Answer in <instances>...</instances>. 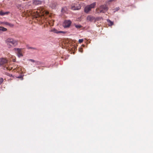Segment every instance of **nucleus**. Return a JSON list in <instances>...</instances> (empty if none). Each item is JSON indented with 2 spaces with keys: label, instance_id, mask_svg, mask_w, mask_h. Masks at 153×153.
<instances>
[{
  "label": "nucleus",
  "instance_id": "nucleus-1",
  "mask_svg": "<svg viewBox=\"0 0 153 153\" xmlns=\"http://www.w3.org/2000/svg\"><path fill=\"white\" fill-rule=\"evenodd\" d=\"M30 15L36 18L39 16H45L49 14V12L45 11L43 7H39L37 10L32 11L30 12Z\"/></svg>",
  "mask_w": 153,
  "mask_h": 153
},
{
  "label": "nucleus",
  "instance_id": "nucleus-2",
  "mask_svg": "<svg viewBox=\"0 0 153 153\" xmlns=\"http://www.w3.org/2000/svg\"><path fill=\"white\" fill-rule=\"evenodd\" d=\"M5 43L9 48H11L13 47L16 46L18 45V41L14 39L9 38L5 41Z\"/></svg>",
  "mask_w": 153,
  "mask_h": 153
},
{
  "label": "nucleus",
  "instance_id": "nucleus-3",
  "mask_svg": "<svg viewBox=\"0 0 153 153\" xmlns=\"http://www.w3.org/2000/svg\"><path fill=\"white\" fill-rule=\"evenodd\" d=\"M108 10V8L106 5L104 4L101 5L97 8L96 11L97 13H105Z\"/></svg>",
  "mask_w": 153,
  "mask_h": 153
},
{
  "label": "nucleus",
  "instance_id": "nucleus-4",
  "mask_svg": "<svg viewBox=\"0 0 153 153\" xmlns=\"http://www.w3.org/2000/svg\"><path fill=\"white\" fill-rule=\"evenodd\" d=\"M96 5V2H94L89 5H87L85 8L84 11L86 13H88L91 11V9L94 8Z\"/></svg>",
  "mask_w": 153,
  "mask_h": 153
},
{
  "label": "nucleus",
  "instance_id": "nucleus-5",
  "mask_svg": "<svg viewBox=\"0 0 153 153\" xmlns=\"http://www.w3.org/2000/svg\"><path fill=\"white\" fill-rule=\"evenodd\" d=\"M71 21L69 20H65L63 24V26L64 28H67L69 27L71 24Z\"/></svg>",
  "mask_w": 153,
  "mask_h": 153
},
{
  "label": "nucleus",
  "instance_id": "nucleus-6",
  "mask_svg": "<svg viewBox=\"0 0 153 153\" xmlns=\"http://www.w3.org/2000/svg\"><path fill=\"white\" fill-rule=\"evenodd\" d=\"M14 50L16 51V53L19 57H20L23 56L22 49L20 48H15L14 49Z\"/></svg>",
  "mask_w": 153,
  "mask_h": 153
},
{
  "label": "nucleus",
  "instance_id": "nucleus-7",
  "mask_svg": "<svg viewBox=\"0 0 153 153\" xmlns=\"http://www.w3.org/2000/svg\"><path fill=\"white\" fill-rule=\"evenodd\" d=\"M8 61L7 59L5 58L0 59V65H4L6 66L7 64Z\"/></svg>",
  "mask_w": 153,
  "mask_h": 153
},
{
  "label": "nucleus",
  "instance_id": "nucleus-8",
  "mask_svg": "<svg viewBox=\"0 0 153 153\" xmlns=\"http://www.w3.org/2000/svg\"><path fill=\"white\" fill-rule=\"evenodd\" d=\"M33 4L35 5H38L42 4V1L39 0H33Z\"/></svg>",
  "mask_w": 153,
  "mask_h": 153
},
{
  "label": "nucleus",
  "instance_id": "nucleus-9",
  "mask_svg": "<svg viewBox=\"0 0 153 153\" xmlns=\"http://www.w3.org/2000/svg\"><path fill=\"white\" fill-rule=\"evenodd\" d=\"M94 17L91 16H88L87 17V19L88 21L90 22H94Z\"/></svg>",
  "mask_w": 153,
  "mask_h": 153
},
{
  "label": "nucleus",
  "instance_id": "nucleus-10",
  "mask_svg": "<svg viewBox=\"0 0 153 153\" xmlns=\"http://www.w3.org/2000/svg\"><path fill=\"white\" fill-rule=\"evenodd\" d=\"M81 8V6H79L78 7H75V6H72L71 7V9L73 10H79Z\"/></svg>",
  "mask_w": 153,
  "mask_h": 153
},
{
  "label": "nucleus",
  "instance_id": "nucleus-11",
  "mask_svg": "<svg viewBox=\"0 0 153 153\" xmlns=\"http://www.w3.org/2000/svg\"><path fill=\"white\" fill-rule=\"evenodd\" d=\"M56 5V4L55 3H52L50 5V7H51L52 9H53L55 8Z\"/></svg>",
  "mask_w": 153,
  "mask_h": 153
},
{
  "label": "nucleus",
  "instance_id": "nucleus-12",
  "mask_svg": "<svg viewBox=\"0 0 153 153\" xmlns=\"http://www.w3.org/2000/svg\"><path fill=\"white\" fill-rule=\"evenodd\" d=\"M4 23L5 24L7 25H8L11 27H13L14 26L13 24H11V23H9L7 22H4Z\"/></svg>",
  "mask_w": 153,
  "mask_h": 153
},
{
  "label": "nucleus",
  "instance_id": "nucleus-13",
  "mask_svg": "<svg viewBox=\"0 0 153 153\" xmlns=\"http://www.w3.org/2000/svg\"><path fill=\"white\" fill-rule=\"evenodd\" d=\"M7 30L6 28L4 27H3L0 26V30L3 32L6 31Z\"/></svg>",
  "mask_w": 153,
  "mask_h": 153
},
{
  "label": "nucleus",
  "instance_id": "nucleus-14",
  "mask_svg": "<svg viewBox=\"0 0 153 153\" xmlns=\"http://www.w3.org/2000/svg\"><path fill=\"white\" fill-rule=\"evenodd\" d=\"M9 13V12H4L2 11L0 12V15L1 16H3L5 14H7Z\"/></svg>",
  "mask_w": 153,
  "mask_h": 153
},
{
  "label": "nucleus",
  "instance_id": "nucleus-15",
  "mask_svg": "<svg viewBox=\"0 0 153 153\" xmlns=\"http://www.w3.org/2000/svg\"><path fill=\"white\" fill-rule=\"evenodd\" d=\"M107 21L108 23V25L109 26H111L113 25V22L111 21L109 19L107 20Z\"/></svg>",
  "mask_w": 153,
  "mask_h": 153
},
{
  "label": "nucleus",
  "instance_id": "nucleus-16",
  "mask_svg": "<svg viewBox=\"0 0 153 153\" xmlns=\"http://www.w3.org/2000/svg\"><path fill=\"white\" fill-rule=\"evenodd\" d=\"M101 18V17H97L96 18L94 17V22H96L100 20Z\"/></svg>",
  "mask_w": 153,
  "mask_h": 153
},
{
  "label": "nucleus",
  "instance_id": "nucleus-17",
  "mask_svg": "<svg viewBox=\"0 0 153 153\" xmlns=\"http://www.w3.org/2000/svg\"><path fill=\"white\" fill-rule=\"evenodd\" d=\"M4 70L6 69L7 70H11L12 69H13V68L12 67H10L9 66L7 67V66L5 67H4Z\"/></svg>",
  "mask_w": 153,
  "mask_h": 153
},
{
  "label": "nucleus",
  "instance_id": "nucleus-18",
  "mask_svg": "<svg viewBox=\"0 0 153 153\" xmlns=\"http://www.w3.org/2000/svg\"><path fill=\"white\" fill-rule=\"evenodd\" d=\"M51 31H53L55 33H64L62 31H60V32H57L56 30L55 29H53L52 30H51Z\"/></svg>",
  "mask_w": 153,
  "mask_h": 153
},
{
  "label": "nucleus",
  "instance_id": "nucleus-19",
  "mask_svg": "<svg viewBox=\"0 0 153 153\" xmlns=\"http://www.w3.org/2000/svg\"><path fill=\"white\" fill-rule=\"evenodd\" d=\"M15 70L16 71H17V72H18L21 70V68L19 67H17L16 68H13V70Z\"/></svg>",
  "mask_w": 153,
  "mask_h": 153
},
{
  "label": "nucleus",
  "instance_id": "nucleus-20",
  "mask_svg": "<svg viewBox=\"0 0 153 153\" xmlns=\"http://www.w3.org/2000/svg\"><path fill=\"white\" fill-rule=\"evenodd\" d=\"M75 26L76 28L78 29L82 27V26L81 25H75Z\"/></svg>",
  "mask_w": 153,
  "mask_h": 153
},
{
  "label": "nucleus",
  "instance_id": "nucleus-21",
  "mask_svg": "<svg viewBox=\"0 0 153 153\" xmlns=\"http://www.w3.org/2000/svg\"><path fill=\"white\" fill-rule=\"evenodd\" d=\"M28 61H31L33 62H36V61L34 60L31 59H28Z\"/></svg>",
  "mask_w": 153,
  "mask_h": 153
},
{
  "label": "nucleus",
  "instance_id": "nucleus-22",
  "mask_svg": "<svg viewBox=\"0 0 153 153\" xmlns=\"http://www.w3.org/2000/svg\"><path fill=\"white\" fill-rule=\"evenodd\" d=\"M3 79L2 78H1L0 79V84H1L3 82Z\"/></svg>",
  "mask_w": 153,
  "mask_h": 153
},
{
  "label": "nucleus",
  "instance_id": "nucleus-23",
  "mask_svg": "<svg viewBox=\"0 0 153 153\" xmlns=\"http://www.w3.org/2000/svg\"><path fill=\"white\" fill-rule=\"evenodd\" d=\"M83 39H79V43H81L83 42Z\"/></svg>",
  "mask_w": 153,
  "mask_h": 153
},
{
  "label": "nucleus",
  "instance_id": "nucleus-24",
  "mask_svg": "<svg viewBox=\"0 0 153 153\" xmlns=\"http://www.w3.org/2000/svg\"><path fill=\"white\" fill-rule=\"evenodd\" d=\"M13 62H16V59H13Z\"/></svg>",
  "mask_w": 153,
  "mask_h": 153
},
{
  "label": "nucleus",
  "instance_id": "nucleus-25",
  "mask_svg": "<svg viewBox=\"0 0 153 153\" xmlns=\"http://www.w3.org/2000/svg\"><path fill=\"white\" fill-rule=\"evenodd\" d=\"M114 0H109V1H110V2H111V1H114Z\"/></svg>",
  "mask_w": 153,
  "mask_h": 153
},
{
  "label": "nucleus",
  "instance_id": "nucleus-26",
  "mask_svg": "<svg viewBox=\"0 0 153 153\" xmlns=\"http://www.w3.org/2000/svg\"><path fill=\"white\" fill-rule=\"evenodd\" d=\"M119 9V8L118 7L117 8V10H118Z\"/></svg>",
  "mask_w": 153,
  "mask_h": 153
},
{
  "label": "nucleus",
  "instance_id": "nucleus-27",
  "mask_svg": "<svg viewBox=\"0 0 153 153\" xmlns=\"http://www.w3.org/2000/svg\"><path fill=\"white\" fill-rule=\"evenodd\" d=\"M82 50V48H81V49H80L79 51H80V52L82 51L81 50Z\"/></svg>",
  "mask_w": 153,
  "mask_h": 153
},
{
  "label": "nucleus",
  "instance_id": "nucleus-28",
  "mask_svg": "<svg viewBox=\"0 0 153 153\" xmlns=\"http://www.w3.org/2000/svg\"><path fill=\"white\" fill-rule=\"evenodd\" d=\"M81 52H82V51H81Z\"/></svg>",
  "mask_w": 153,
  "mask_h": 153
},
{
  "label": "nucleus",
  "instance_id": "nucleus-29",
  "mask_svg": "<svg viewBox=\"0 0 153 153\" xmlns=\"http://www.w3.org/2000/svg\"><path fill=\"white\" fill-rule=\"evenodd\" d=\"M18 78H20V77H18Z\"/></svg>",
  "mask_w": 153,
  "mask_h": 153
}]
</instances>
